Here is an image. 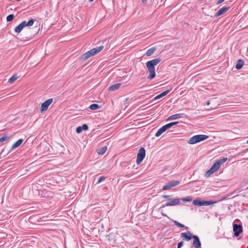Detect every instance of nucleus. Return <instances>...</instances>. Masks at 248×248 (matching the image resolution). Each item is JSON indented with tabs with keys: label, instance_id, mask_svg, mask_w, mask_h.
I'll use <instances>...</instances> for the list:
<instances>
[{
	"label": "nucleus",
	"instance_id": "1",
	"mask_svg": "<svg viewBox=\"0 0 248 248\" xmlns=\"http://www.w3.org/2000/svg\"><path fill=\"white\" fill-rule=\"evenodd\" d=\"M161 60L159 58H157L153 60L148 61L146 63V67L149 71V75L147 77L148 79H152L155 77V66L157 65Z\"/></svg>",
	"mask_w": 248,
	"mask_h": 248
},
{
	"label": "nucleus",
	"instance_id": "2",
	"mask_svg": "<svg viewBox=\"0 0 248 248\" xmlns=\"http://www.w3.org/2000/svg\"><path fill=\"white\" fill-rule=\"evenodd\" d=\"M181 237L184 238L186 241H189L193 239L192 246L195 248H202L201 242L199 237L196 235H192V233L190 232H182L181 234Z\"/></svg>",
	"mask_w": 248,
	"mask_h": 248
},
{
	"label": "nucleus",
	"instance_id": "3",
	"mask_svg": "<svg viewBox=\"0 0 248 248\" xmlns=\"http://www.w3.org/2000/svg\"><path fill=\"white\" fill-rule=\"evenodd\" d=\"M209 138L208 136L205 135H197L190 138L188 143L190 144H194L201 141H203Z\"/></svg>",
	"mask_w": 248,
	"mask_h": 248
},
{
	"label": "nucleus",
	"instance_id": "4",
	"mask_svg": "<svg viewBox=\"0 0 248 248\" xmlns=\"http://www.w3.org/2000/svg\"><path fill=\"white\" fill-rule=\"evenodd\" d=\"M227 160V157H222L217 160L212 165L211 168L208 170H218L219 169L220 165L226 162Z\"/></svg>",
	"mask_w": 248,
	"mask_h": 248
},
{
	"label": "nucleus",
	"instance_id": "5",
	"mask_svg": "<svg viewBox=\"0 0 248 248\" xmlns=\"http://www.w3.org/2000/svg\"><path fill=\"white\" fill-rule=\"evenodd\" d=\"M215 202L212 201H201L200 199H196L193 201L192 203L194 205L201 206L211 205Z\"/></svg>",
	"mask_w": 248,
	"mask_h": 248
},
{
	"label": "nucleus",
	"instance_id": "6",
	"mask_svg": "<svg viewBox=\"0 0 248 248\" xmlns=\"http://www.w3.org/2000/svg\"><path fill=\"white\" fill-rule=\"evenodd\" d=\"M146 151L143 147H141L137 154L136 162L138 164H140L145 157Z\"/></svg>",
	"mask_w": 248,
	"mask_h": 248
},
{
	"label": "nucleus",
	"instance_id": "7",
	"mask_svg": "<svg viewBox=\"0 0 248 248\" xmlns=\"http://www.w3.org/2000/svg\"><path fill=\"white\" fill-rule=\"evenodd\" d=\"M233 231L234 232V235L235 237L239 236L240 233L243 232L242 225L241 224L233 223Z\"/></svg>",
	"mask_w": 248,
	"mask_h": 248
},
{
	"label": "nucleus",
	"instance_id": "8",
	"mask_svg": "<svg viewBox=\"0 0 248 248\" xmlns=\"http://www.w3.org/2000/svg\"><path fill=\"white\" fill-rule=\"evenodd\" d=\"M180 183V182L179 181H170L163 186L162 190H165L171 188L172 187L178 186Z\"/></svg>",
	"mask_w": 248,
	"mask_h": 248
},
{
	"label": "nucleus",
	"instance_id": "9",
	"mask_svg": "<svg viewBox=\"0 0 248 248\" xmlns=\"http://www.w3.org/2000/svg\"><path fill=\"white\" fill-rule=\"evenodd\" d=\"M53 102V98H50L48 100H46L45 101L44 103H43L41 105L40 110L41 112H44L45 111H46L49 106L50 105V104Z\"/></svg>",
	"mask_w": 248,
	"mask_h": 248
},
{
	"label": "nucleus",
	"instance_id": "10",
	"mask_svg": "<svg viewBox=\"0 0 248 248\" xmlns=\"http://www.w3.org/2000/svg\"><path fill=\"white\" fill-rule=\"evenodd\" d=\"M180 199L178 198L174 199H170V201L167 202H166V204L164 205H162V207H164L165 206H175L178 205L180 203Z\"/></svg>",
	"mask_w": 248,
	"mask_h": 248
},
{
	"label": "nucleus",
	"instance_id": "11",
	"mask_svg": "<svg viewBox=\"0 0 248 248\" xmlns=\"http://www.w3.org/2000/svg\"><path fill=\"white\" fill-rule=\"evenodd\" d=\"M230 9V7L224 6L220 9L215 15L214 16L217 17L224 14L226 12Z\"/></svg>",
	"mask_w": 248,
	"mask_h": 248
},
{
	"label": "nucleus",
	"instance_id": "12",
	"mask_svg": "<svg viewBox=\"0 0 248 248\" xmlns=\"http://www.w3.org/2000/svg\"><path fill=\"white\" fill-rule=\"evenodd\" d=\"M94 55V54H93V50L91 49L90 50L83 54L81 57L80 59L85 60L90 58V57H92Z\"/></svg>",
	"mask_w": 248,
	"mask_h": 248
},
{
	"label": "nucleus",
	"instance_id": "13",
	"mask_svg": "<svg viewBox=\"0 0 248 248\" xmlns=\"http://www.w3.org/2000/svg\"><path fill=\"white\" fill-rule=\"evenodd\" d=\"M24 25H26L25 20L22 21L20 24H19L15 28V31L18 34L19 33L23 30V29L25 27Z\"/></svg>",
	"mask_w": 248,
	"mask_h": 248
},
{
	"label": "nucleus",
	"instance_id": "14",
	"mask_svg": "<svg viewBox=\"0 0 248 248\" xmlns=\"http://www.w3.org/2000/svg\"><path fill=\"white\" fill-rule=\"evenodd\" d=\"M89 127L87 124H83L81 126H78L76 128V132L78 134L81 133L83 130L86 131L88 129Z\"/></svg>",
	"mask_w": 248,
	"mask_h": 248
},
{
	"label": "nucleus",
	"instance_id": "15",
	"mask_svg": "<svg viewBox=\"0 0 248 248\" xmlns=\"http://www.w3.org/2000/svg\"><path fill=\"white\" fill-rule=\"evenodd\" d=\"M23 140L22 139H19L17 141H16L12 146L11 149L10 151L8 152L9 153L11 151L15 149L16 148L18 147L23 142Z\"/></svg>",
	"mask_w": 248,
	"mask_h": 248
},
{
	"label": "nucleus",
	"instance_id": "16",
	"mask_svg": "<svg viewBox=\"0 0 248 248\" xmlns=\"http://www.w3.org/2000/svg\"><path fill=\"white\" fill-rule=\"evenodd\" d=\"M183 113H178L170 116L167 119V121L175 120L182 117Z\"/></svg>",
	"mask_w": 248,
	"mask_h": 248
},
{
	"label": "nucleus",
	"instance_id": "17",
	"mask_svg": "<svg viewBox=\"0 0 248 248\" xmlns=\"http://www.w3.org/2000/svg\"><path fill=\"white\" fill-rule=\"evenodd\" d=\"M121 83H116L111 85L108 87V90L109 91H114L118 90L121 86Z\"/></svg>",
	"mask_w": 248,
	"mask_h": 248
},
{
	"label": "nucleus",
	"instance_id": "18",
	"mask_svg": "<svg viewBox=\"0 0 248 248\" xmlns=\"http://www.w3.org/2000/svg\"><path fill=\"white\" fill-rule=\"evenodd\" d=\"M170 92V91L169 90H167L163 92H162V93H161L160 94H158V95L156 96L154 98V100H157V99H159L164 96H165V95H166L169 92Z\"/></svg>",
	"mask_w": 248,
	"mask_h": 248
},
{
	"label": "nucleus",
	"instance_id": "19",
	"mask_svg": "<svg viewBox=\"0 0 248 248\" xmlns=\"http://www.w3.org/2000/svg\"><path fill=\"white\" fill-rule=\"evenodd\" d=\"M244 61L243 60H238L235 65V68L238 70L241 69L244 65Z\"/></svg>",
	"mask_w": 248,
	"mask_h": 248
},
{
	"label": "nucleus",
	"instance_id": "20",
	"mask_svg": "<svg viewBox=\"0 0 248 248\" xmlns=\"http://www.w3.org/2000/svg\"><path fill=\"white\" fill-rule=\"evenodd\" d=\"M166 131V129L165 128L164 126L163 125L161 128H160L156 133L155 134V136L156 137H158L160 136L162 133L165 132Z\"/></svg>",
	"mask_w": 248,
	"mask_h": 248
},
{
	"label": "nucleus",
	"instance_id": "21",
	"mask_svg": "<svg viewBox=\"0 0 248 248\" xmlns=\"http://www.w3.org/2000/svg\"><path fill=\"white\" fill-rule=\"evenodd\" d=\"M156 48L155 47H152L149 48L146 52L145 55L147 56H150L153 54V53L156 51Z\"/></svg>",
	"mask_w": 248,
	"mask_h": 248
},
{
	"label": "nucleus",
	"instance_id": "22",
	"mask_svg": "<svg viewBox=\"0 0 248 248\" xmlns=\"http://www.w3.org/2000/svg\"><path fill=\"white\" fill-rule=\"evenodd\" d=\"M103 48H104V46H101L99 47L93 48L92 49V50H93V54L94 55H95L96 54L100 52L103 49Z\"/></svg>",
	"mask_w": 248,
	"mask_h": 248
},
{
	"label": "nucleus",
	"instance_id": "23",
	"mask_svg": "<svg viewBox=\"0 0 248 248\" xmlns=\"http://www.w3.org/2000/svg\"><path fill=\"white\" fill-rule=\"evenodd\" d=\"M19 77L17 75V74H14L13 76H12L8 80V82L9 83H13L15 82Z\"/></svg>",
	"mask_w": 248,
	"mask_h": 248
},
{
	"label": "nucleus",
	"instance_id": "24",
	"mask_svg": "<svg viewBox=\"0 0 248 248\" xmlns=\"http://www.w3.org/2000/svg\"><path fill=\"white\" fill-rule=\"evenodd\" d=\"M107 147L106 146H103L97 150V153L99 155H103L107 151Z\"/></svg>",
	"mask_w": 248,
	"mask_h": 248
},
{
	"label": "nucleus",
	"instance_id": "25",
	"mask_svg": "<svg viewBox=\"0 0 248 248\" xmlns=\"http://www.w3.org/2000/svg\"><path fill=\"white\" fill-rule=\"evenodd\" d=\"M34 21H35V20L33 18H31V19H30L28 21V22H26V21H25L26 25H24L25 27H26V26L31 27V26H32L33 25Z\"/></svg>",
	"mask_w": 248,
	"mask_h": 248
},
{
	"label": "nucleus",
	"instance_id": "26",
	"mask_svg": "<svg viewBox=\"0 0 248 248\" xmlns=\"http://www.w3.org/2000/svg\"><path fill=\"white\" fill-rule=\"evenodd\" d=\"M100 107L97 104H93L89 107V108L91 110H95L99 108Z\"/></svg>",
	"mask_w": 248,
	"mask_h": 248
},
{
	"label": "nucleus",
	"instance_id": "27",
	"mask_svg": "<svg viewBox=\"0 0 248 248\" xmlns=\"http://www.w3.org/2000/svg\"><path fill=\"white\" fill-rule=\"evenodd\" d=\"M172 221L174 222V224L175 225H176L177 227H180V228H184V227H185V228L186 229H188V227H186L184 225L178 222V221H176V220H172Z\"/></svg>",
	"mask_w": 248,
	"mask_h": 248
},
{
	"label": "nucleus",
	"instance_id": "28",
	"mask_svg": "<svg viewBox=\"0 0 248 248\" xmlns=\"http://www.w3.org/2000/svg\"><path fill=\"white\" fill-rule=\"evenodd\" d=\"M15 17V16L14 14H10L8 15L6 17V20L7 22L12 21Z\"/></svg>",
	"mask_w": 248,
	"mask_h": 248
},
{
	"label": "nucleus",
	"instance_id": "29",
	"mask_svg": "<svg viewBox=\"0 0 248 248\" xmlns=\"http://www.w3.org/2000/svg\"><path fill=\"white\" fill-rule=\"evenodd\" d=\"M215 172V171H206L205 173H204V176L206 178H208Z\"/></svg>",
	"mask_w": 248,
	"mask_h": 248
},
{
	"label": "nucleus",
	"instance_id": "30",
	"mask_svg": "<svg viewBox=\"0 0 248 248\" xmlns=\"http://www.w3.org/2000/svg\"><path fill=\"white\" fill-rule=\"evenodd\" d=\"M182 200L183 202H190L192 200V198L191 197L188 196L187 197L183 198L182 199Z\"/></svg>",
	"mask_w": 248,
	"mask_h": 248
},
{
	"label": "nucleus",
	"instance_id": "31",
	"mask_svg": "<svg viewBox=\"0 0 248 248\" xmlns=\"http://www.w3.org/2000/svg\"><path fill=\"white\" fill-rule=\"evenodd\" d=\"M8 139L7 136H4L0 138V143L3 142Z\"/></svg>",
	"mask_w": 248,
	"mask_h": 248
},
{
	"label": "nucleus",
	"instance_id": "32",
	"mask_svg": "<svg viewBox=\"0 0 248 248\" xmlns=\"http://www.w3.org/2000/svg\"><path fill=\"white\" fill-rule=\"evenodd\" d=\"M105 179H106L105 177H104V176H101L98 179V180L97 181V182L96 183L97 184H99L100 182H101L102 181H103V180H104Z\"/></svg>",
	"mask_w": 248,
	"mask_h": 248
},
{
	"label": "nucleus",
	"instance_id": "33",
	"mask_svg": "<svg viewBox=\"0 0 248 248\" xmlns=\"http://www.w3.org/2000/svg\"><path fill=\"white\" fill-rule=\"evenodd\" d=\"M183 245H184V242L183 241H181L178 243V245H177V248H181L183 246Z\"/></svg>",
	"mask_w": 248,
	"mask_h": 248
},
{
	"label": "nucleus",
	"instance_id": "34",
	"mask_svg": "<svg viewBox=\"0 0 248 248\" xmlns=\"http://www.w3.org/2000/svg\"><path fill=\"white\" fill-rule=\"evenodd\" d=\"M165 128L166 129V130L169 129V128L171 127V124H170V123H169V124H167L165 125H164Z\"/></svg>",
	"mask_w": 248,
	"mask_h": 248
},
{
	"label": "nucleus",
	"instance_id": "35",
	"mask_svg": "<svg viewBox=\"0 0 248 248\" xmlns=\"http://www.w3.org/2000/svg\"><path fill=\"white\" fill-rule=\"evenodd\" d=\"M225 0H218L217 2H216V4L217 5H219L220 4H221L222 2H223Z\"/></svg>",
	"mask_w": 248,
	"mask_h": 248
},
{
	"label": "nucleus",
	"instance_id": "36",
	"mask_svg": "<svg viewBox=\"0 0 248 248\" xmlns=\"http://www.w3.org/2000/svg\"><path fill=\"white\" fill-rule=\"evenodd\" d=\"M179 124L178 122H171L170 123L171 126H172L173 125H176V124Z\"/></svg>",
	"mask_w": 248,
	"mask_h": 248
},
{
	"label": "nucleus",
	"instance_id": "37",
	"mask_svg": "<svg viewBox=\"0 0 248 248\" xmlns=\"http://www.w3.org/2000/svg\"><path fill=\"white\" fill-rule=\"evenodd\" d=\"M235 222L238 223H241V221H240V220H239V219H236L234 221V223H235Z\"/></svg>",
	"mask_w": 248,
	"mask_h": 248
},
{
	"label": "nucleus",
	"instance_id": "38",
	"mask_svg": "<svg viewBox=\"0 0 248 248\" xmlns=\"http://www.w3.org/2000/svg\"><path fill=\"white\" fill-rule=\"evenodd\" d=\"M5 152H4V149H3V150L1 151V153H0V155H3V156H5Z\"/></svg>",
	"mask_w": 248,
	"mask_h": 248
},
{
	"label": "nucleus",
	"instance_id": "39",
	"mask_svg": "<svg viewBox=\"0 0 248 248\" xmlns=\"http://www.w3.org/2000/svg\"><path fill=\"white\" fill-rule=\"evenodd\" d=\"M170 197L169 195H164L163 196V197L165 199H169V198Z\"/></svg>",
	"mask_w": 248,
	"mask_h": 248
},
{
	"label": "nucleus",
	"instance_id": "40",
	"mask_svg": "<svg viewBox=\"0 0 248 248\" xmlns=\"http://www.w3.org/2000/svg\"><path fill=\"white\" fill-rule=\"evenodd\" d=\"M146 1H147V0H142V3H146Z\"/></svg>",
	"mask_w": 248,
	"mask_h": 248
},
{
	"label": "nucleus",
	"instance_id": "41",
	"mask_svg": "<svg viewBox=\"0 0 248 248\" xmlns=\"http://www.w3.org/2000/svg\"><path fill=\"white\" fill-rule=\"evenodd\" d=\"M162 216H163L168 217H167V216L165 214H164V213H162Z\"/></svg>",
	"mask_w": 248,
	"mask_h": 248
},
{
	"label": "nucleus",
	"instance_id": "42",
	"mask_svg": "<svg viewBox=\"0 0 248 248\" xmlns=\"http://www.w3.org/2000/svg\"><path fill=\"white\" fill-rule=\"evenodd\" d=\"M247 151H248V148L247 149L245 150V151H244L243 152V153H246Z\"/></svg>",
	"mask_w": 248,
	"mask_h": 248
},
{
	"label": "nucleus",
	"instance_id": "43",
	"mask_svg": "<svg viewBox=\"0 0 248 248\" xmlns=\"http://www.w3.org/2000/svg\"><path fill=\"white\" fill-rule=\"evenodd\" d=\"M206 104H207V105H209L210 102L209 101H208Z\"/></svg>",
	"mask_w": 248,
	"mask_h": 248
},
{
	"label": "nucleus",
	"instance_id": "44",
	"mask_svg": "<svg viewBox=\"0 0 248 248\" xmlns=\"http://www.w3.org/2000/svg\"><path fill=\"white\" fill-rule=\"evenodd\" d=\"M93 0H89V1H90V2H92V1H93Z\"/></svg>",
	"mask_w": 248,
	"mask_h": 248
},
{
	"label": "nucleus",
	"instance_id": "45",
	"mask_svg": "<svg viewBox=\"0 0 248 248\" xmlns=\"http://www.w3.org/2000/svg\"><path fill=\"white\" fill-rule=\"evenodd\" d=\"M247 143L248 144V140H247Z\"/></svg>",
	"mask_w": 248,
	"mask_h": 248
}]
</instances>
